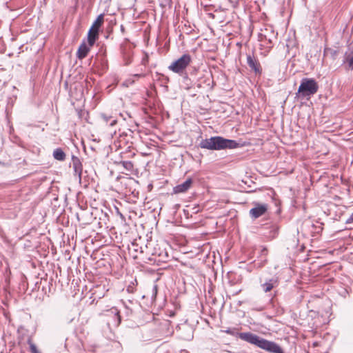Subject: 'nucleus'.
<instances>
[{"label": "nucleus", "instance_id": "obj_1", "mask_svg": "<svg viewBox=\"0 0 353 353\" xmlns=\"http://www.w3.org/2000/svg\"><path fill=\"white\" fill-rule=\"evenodd\" d=\"M223 332L232 336H238L241 340L254 345L269 353H284L281 347L276 343L261 338L252 332H237L235 328H228Z\"/></svg>", "mask_w": 353, "mask_h": 353}, {"label": "nucleus", "instance_id": "obj_2", "mask_svg": "<svg viewBox=\"0 0 353 353\" xmlns=\"http://www.w3.org/2000/svg\"><path fill=\"white\" fill-rule=\"evenodd\" d=\"M277 35L278 33L274 31L272 26H264L258 34V40L261 48H263L265 52H269L277 41Z\"/></svg>", "mask_w": 353, "mask_h": 353}, {"label": "nucleus", "instance_id": "obj_3", "mask_svg": "<svg viewBox=\"0 0 353 353\" xmlns=\"http://www.w3.org/2000/svg\"><path fill=\"white\" fill-rule=\"evenodd\" d=\"M319 85L314 79L303 78L298 89L296 94L302 98L310 97L318 92Z\"/></svg>", "mask_w": 353, "mask_h": 353}, {"label": "nucleus", "instance_id": "obj_4", "mask_svg": "<svg viewBox=\"0 0 353 353\" xmlns=\"http://www.w3.org/2000/svg\"><path fill=\"white\" fill-rule=\"evenodd\" d=\"M191 61V56L189 54H184L179 59L172 62L168 66V69L174 73L183 74Z\"/></svg>", "mask_w": 353, "mask_h": 353}, {"label": "nucleus", "instance_id": "obj_5", "mask_svg": "<svg viewBox=\"0 0 353 353\" xmlns=\"http://www.w3.org/2000/svg\"><path fill=\"white\" fill-rule=\"evenodd\" d=\"M145 248L147 254L157 256L159 261H165L168 257L167 252L165 249L161 248L159 243L150 241L145 245Z\"/></svg>", "mask_w": 353, "mask_h": 353}, {"label": "nucleus", "instance_id": "obj_6", "mask_svg": "<svg viewBox=\"0 0 353 353\" xmlns=\"http://www.w3.org/2000/svg\"><path fill=\"white\" fill-rule=\"evenodd\" d=\"M216 150L225 149H234L238 147L239 143L234 140L225 139L222 137H214Z\"/></svg>", "mask_w": 353, "mask_h": 353}, {"label": "nucleus", "instance_id": "obj_7", "mask_svg": "<svg viewBox=\"0 0 353 353\" xmlns=\"http://www.w3.org/2000/svg\"><path fill=\"white\" fill-rule=\"evenodd\" d=\"M252 205H254V208L250 210L249 214L253 219H256L262 216L268 210V205L266 203L253 202Z\"/></svg>", "mask_w": 353, "mask_h": 353}, {"label": "nucleus", "instance_id": "obj_8", "mask_svg": "<svg viewBox=\"0 0 353 353\" xmlns=\"http://www.w3.org/2000/svg\"><path fill=\"white\" fill-rule=\"evenodd\" d=\"M346 70H353V46H349L343 61Z\"/></svg>", "mask_w": 353, "mask_h": 353}, {"label": "nucleus", "instance_id": "obj_9", "mask_svg": "<svg viewBox=\"0 0 353 353\" xmlns=\"http://www.w3.org/2000/svg\"><path fill=\"white\" fill-rule=\"evenodd\" d=\"M305 224L310 227V232L313 236L319 234L323 229V223L319 221H315L314 222L309 221H306Z\"/></svg>", "mask_w": 353, "mask_h": 353}, {"label": "nucleus", "instance_id": "obj_10", "mask_svg": "<svg viewBox=\"0 0 353 353\" xmlns=\"http://www.w3.org/2000/svg\"><path fill=\"white\" fill-rule=\"evenodd\" d=\"M247 63L248 66L250 68V69L255 72V74H261L262 73V68L261 66V64L259 61L254 57H252L251 55H248Z\"/></svg>", "mask_w": 353, "mask_h": 353}, {"label": "nucleus", "instance_id": "obj_11", "mask_svg": "<svg viewBox=\"0 0 353 353\" xmlns=\"http://www.w3.org/2000/svg\"><path fill=\"white\" fill-rule=\"evenodd\" d=\"M192 183L193 180L191 178H188L183 183L174 187L173 192L174 194L185 193L191 188Z\"/></svg>", "mask_w": 353, "mask_h": 353}, {"label": "nucleus", "instance_id": "obj_12", "mask_svg": "<svg viewBox=\"0 0 353 353\" xmlns=\"http://www.w3.org/2000/svg\"><path fill=\"white\" fill-rule=\"evenodd\" d=\"M279 283V279L276 276H273L267 280L265 283H262L261 286L265 292H270L273 288L277 287Z\"/></svg>", "mask_w": 353, "mask_h": 353}, {"label": "nucleus", "instance_id": "obj_13", "mask_svg": "<svg viewBox=\"0 0 353 353\" xmlns=\"http://www.w3.org/2000/svg\"><path fill=\"white\" fill-rule=\"evenodd\" d=\"M265 229L268 232H265V235L268 239L272 240L277 236L279 227L276 223H271Z\"/></svg>", "mask_w": 353, "mask_h": 353}, {"label": "nucleus", "instance_id": "obj_14", "mask_svg": "<svg viewBox=\"0 0 353 353\" xmlns=\"http://www.w3.org/2000/svg\"><path fill=\"white\" fill-rule=\"evenodd\" d=\"M199 145L201 148L211 150H216L214 137H212L210 139H203L200 142Z\"/></svg>", "mask_w": 353, "mask_h": 353}, {"label": "nucleus", "instance_id": "obj_15", "mask_svg": "<svg viewBox=\"0 0 353 353\" xmlns=\"http://www.w3.org/2000/svg\"><path fill=\"white\" fill-rule=\"evenodd\" d=\"M107 313L108 316L114 317V319L113 325L115 327H118L120 325L121 321L119 310L117 307H113L108 310Z\"/></svg>", "mask_w": 353, "mask_h": 353}, {"label": "nucleus", "instance_id": "obj_16", "mask_svg": "<svg viewBox=\"0 0 353 353\" xmlns=\"http://www.w3.org/2000/svg\"><path fill=\"white\" fill-rule=\"evenodd\" d=\"M72 168L74 170L75 174H78L79 176L81 178L82 170H83V165L81 163V160L79 158L75 156H72Z\"/></svg>", "mask_w": 353, "mask_h": 353}, {"label": "nucleus", "instance_id": "obj_17", "mask_svg": "<svg viewBox=\"0 0 353 353\" xmlns=\"http://www.w3.org/2000/svg\"><path fill=\"white\" fill-rule=\"evenodd\" d=\"M90 50V46H88L85 43H82L79 47L77 57L79 59H83L87 57Z\"/></svg>", "mask_w": 353, "mask_h": 353}, {"label": "nucleus", "instance_id": "obj_18", "mask_svg": "<svg viewBox=\"0 0 353 353\" xmlns=\"http://www.w3.org/2000/svg\"><path fill=\"white\" fill-rule=\"evenodd\" d=\"M180 337L185 341H190L193 339V332L192 329L188 326H185L182 329Z\"/></svg>", "mask_w": 353, "mask_h": 353}, {"label": "nucleus", "instance_id": "obj_19", "mask_svg": "<svg viewBox=\"0 0 353 353\" xmlns=\"http://www.w3.org/2000/svg\"><path fill=\"white\" fill-rule=\"evenodd\" d=\"M99 38V32L94 31L92 29L89 30L88 33V45L92 47Z\"/></svg>", "mask_w": 353, "mask_h": 353}, {"label": "nucleus", "instance_id": "obj_20", "mask_svg": "<svg viewBox=\"0 0 353 353\" xmlns=\"http://www.w3.org/2000/svg\"><path fill=\"white\" fill-rule=\"evenodd\" d=\"M104 21V14H99L96 20L93 22L92 26L90 27V29H92L93 30H96L99 32V30L101 27L102 26Z\"/></svg>", "mask_w": 353, "mask_h": 353}, {"label": "nucleus", "instance_id": "obj_21", "mask_svg": "<svg viewBox=\"0 0 353 353\" xmlns=\"http://www.w3.org/2000/svg\"><path fill=\"white\" fill-rule=\"evenodd\" d=\"M116 163L118 165H121L126 171L130 173H132L134 171V163L130 161L121 160L119 162H116Z\"/></svg>", "mask_w": 353, "mask_h": 353}, {"label": "nucleus", "instance_id": "obj_22", "mask_svg": "<svg viewBox=\"0 0 353 353\" xmlns=\"http://www.w3.org/2000/svg\"><path fill=\"white\" fill-rule=\"evenodd\" d=\"M101 117L102 119L103 120V121L105 123H106L107 124H109L110 126H114L117 123V120L111 115L101 114Z\"/></svg>", "mask_w": 353, "mask_h": 353}, {"label": "nucleus", "instance_id": "obj_23", "mask_svg": "<svg viewBox=\"0 0 353 353\" xmlns=\"http://www.w3.org/2000/svg\"><path fill=\"white\" fill-rule=\"evenodd\" d=\"M323 54H324V56H329L333 60H335L336 59V57L339 54V51L337 50H334L331 48H325Z\"/></svg>", "mask_w": 353, "mask_h": 353}, {"label": "nucleus", "instance_id": "obj_24", "mask_svg": "<svg viewBox=\"0 0 353 353\" xmlns=\"http://www.w3.org/2000/svg\"><path fill=\"white\" fill-rule=\"evenodd\" d=\"M53 157L57 160L64 161L65 159V154L61 148H59L54 150Z\"/></svg>", "mask_w": 353, "mask_h": 353}, {"label": "nucleus", "instance_id": "obj_25", "mask_svg": "<svg viewBox=\"0 0 353 353\" xmlns=\"http://www.w3.org/2000/svg\"><path fill=\"white\" fill-rule=\"evenodd\" d=\"M123 58L125 61V65H129L132 62V54L130 50H124L123 52Z\"/></svg>", "mask_w": 353, "mask_h": 353}, {"label": "nucleus", "instance_id": "obj_26", "mask_svg": "<svg viewBox=\"0 0 353 353\" xmlns=\"http://www.w3.org/2000/svg\"><path fill=\"white\" fill-rule=\"evenodd\" d=\"M183 77V83L184 85V88L186 90L190 89L192 87V82L188 77V75L186 72L183 73V74H180Z\"/></svg>", "mask_w": 353, "mask_h": 353}, {"label": "nucleus", "instance_id": "obj_27", "mask_svg": "<svg viewBox=\"0 0 353 353\" xmlns=\"http://www.w3.org/2000/svg\"><path fill=\"white\" fill-rule=\"evenodd\" d=\"M137 285V279H134L127 286L126 291L128 293H134L136 291Z\"/></svg>", "mask_w": 353, "mask_h": 353}, {"label": "nucleus", "instance_id": "obj_28", "mask_svg": "<svg viewBox=\"0 0 353 353\" xmlns=\"http://www.w3.org/2000/svg\"><path fill=\"white\" fill-rule=\"evenodd\" d=\"M28 343L30 346V351L31 353H40V352L38 350L36 345L32 342L31 337L28 338Z\"/></svg>", "mask_w": 353, "mask_h": 353}, {"label": "nucleus", "instance_id": "obj_29", "mask_svg": "<svg viewBox=\"0 0 353 353\" xmlns=\"http://www.w3.org/2000/svg\"><path fill=\"white\" fill-rule=\"evenodd\" d=\"M132 246L133 248V250H134V252H140V253H143L145 252V248H143L142 246H139L137 243H132Z\"/></svg>", "mask_w": 353, "mask_h": 353}, {"label": "nucleus", "instance_id": "obj_30", "mask_svg": "<svg viewBox=\"0 0 353 353\" xmlns=\"http://www.w3.org/2000/svg\"><path fill=\"white\" fill-rule=\"evenodd\" d=\"M100 61H101V70L103 71L107 70L108 68V60L106 59V58L102 57L100 59Z\"/></svg>", "mask_w": 353, "mask_h": 353}, {"label": "nucleus", "instance_id": "obj_31", "mask_svg": "<svg viewBox=\"0 0 353 353\" xmlns=\"http://www.w3.org/2000/svg\"><path fill=\"white\" fill-rule=\"evenodd\" d=\"M346 224L353 223V212L350 215L349 218L345 221Z\"/></svg>", "mask_w": 353, "mask_h": 353}, {"label": "nucleus", "instance_id": "obj_32", "mask_svg": "<svg viewBox=\"0 0 353 353\" xmlns=\"http://www.w3.org/2000/svg\"><path fill=\"white\" fill-rule=\"evenodd\" d=\"M157 290H158L157 285H154V287L152 288V294H153V296H155L157 295Z\"/></svg>", "mask_w": 353, "mask_h": 353}, {"label": "nucleus", "instance_id": "obj_33", "mask_svg": "<svg viewBox=\"0 0 353 353\" xmlns=\"http://www.w3.org/2000/svg\"><path fill=\"white\" fill-rule=\"evenodd\" d=\"M268 254V250L265 248H263L261 250V254L266 255Z\"/></svg>", "mask_w": 353, "mask_h": 353}, {"label": "nucleus", "instance_id": "obj_34", "mask_svg": "<svg viewBox=\"0 0 353 353\" xmlns=\"http://www.w3.org/2000/svg\"><path fill=\"white\" fill-rule=\"evenodd\" d=\"M126 308V313H127V315H129L132 313V310H130V308H128V307H125Z\"/></svg>", "mask_w": 353, "mask_h": 353}, {"label": "nucleus", "instance_id": "obj_35", "mask_svg": "<svg viewBox=\"0 0 353 353\" xmlns=\"http://www.w3.org/2000/svg\"><path fill=\"white\" fill-rule=\"evenodd\" d=\"M269 190L270 191V192H271L272 194H274V190H273L272 189H270Z\"/></svg>", "mask_w": 353, "mask_h": 353}, {"label": "nucleus", "instance_id": "obj_36", "mask_svg": "<svg viewBox=\"0 0 353 353\" xmlns=\"http://www.w3.org/2000/svg\"><path fill=\"white\" fill-rule=\"evenodd\" d=\"M121 30H122V31H123V30H124V28H123V26H121Z\"/></svg>", "mask_w": 353, "mask_h": 353}, {"label": "nucleus", "instance_id": "obj_37", "mask_svg": "<svg viewBox=\"0 0 353 353\" xmlns=\"http://www.w3.org/2000/svg\"><path fill=\"white\" fill-rule=\"evenodd\" d=\"M197 87H198V88H200V87H201V85H200V84H198V85H197Z\"/></svg>", "mask_w": 353, "mask_h": 353}]
</instances>
